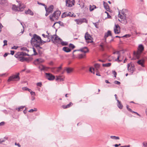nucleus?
Listing matches in <instances>:
<instances>
[{"label":"nucleus","instance_id":"obj_1","mask_svg":"<svg viewBox=\"0 0 147 147\" xmlns=\"http://www.w3.org/2000/svg\"><path fill=\"white\" fill-rule=\"evenodd\" d=\"M31 43L33 47V49L34 55H36L37 53L34 47L37 48V34H34L31 40Z\"/></svg>","mask_w":147,"mask_h":147},{"label":"nucleus","instance_id":"obj_2","mask_svg":"<svg viewBox=\"0 0 147 147\" xmlns=\"http://www.w3.org/2000/svg\"><path fill=\"white\" fill-rule=\"evenodd\" d=\"M19 3L18 6H17L15 5H13L12 6V9L14 11H23L26 7V6L23 4H21L20 3V1L18 2Z\"/></svg>","mask_w":147,"mask_h":147},{"label":"nucleus","instance_id":"obj_3","mask_svg":"<svg viewBox=\"0 0 147 147\" xmlns=\"http://www.w3.org/2000/svg\"><path fill=\"white\" fill-rule=\"evenodd\" d=\"M144 47L142 45H140L138 46L137 51H134V55L137 59L140 58V55L144 50Z\"/></svg>","mask_w":147,"mask_h":147},{"label":"nucleus","instance_id":"obj_4","mask_svg":"<svg viewBox=\"0 0 147 147\" xmlns=\"http://www.w3.org/2000/svg\"><path fill=\"white\" fill-rule=\"evenodd\" d=\"M61 12L59 11H55L53 14L50 16V19L52 21L57 20L61 14Z\"/></svg>","mask_w":147,"mask_h":147},{"label":"nucleus","instance_id":"obj_5","mask_svg":"<svg viewBox=\"0 0 147 147\" xmlns=\"http://www.w3.org/2000/svg\"><path fill=\"white\" fill-rule=\"evenodd\" d=\"M88 49L86 47H84L82 48L79 50H75L74 51L73 53V57H75L76 55L75 54V52H79L81 51L84 54H85V53L88 52Z\"/></svg>","mask_w":147,"mask_h":147},{"label":"nucleus","instance_id":"obj_6","mask_svg":"<svg viewBox=\"0 0 147 147\" xmlns=\"http://www.w3.org/2000/svg\"><path fill=\"white\" fill-rule=\"evenodd\" d=\"M19 75V73H18L16 75H13L10 76L8 80V81L9 82L11 81L19 80L20 79Z\"/></svg>","mask_w":147,"mask_h":147},{"label":"nucleus","instance_id":"obj_7","mask_svg":"<svg viewBox=\"0 0 147 147\" xmlns=\"http://www.w3.org/2000/svg\"><path fill=\"white\" fill-rule=\"evenodd\" d=\"M61 39L56 35H53L51 37L52 41L55 44H60Z\"/></svg>","mask_w":147,"mask_h":147},{"label":"nucleus","instance_id":"obj_8","mask_svg":"<svg viewBox=\"0 0 147 147\" xmlns=\"http://www.w3.org/2000/svg\"><path fill=\"white\" fill-rule=\"evenodd\" d=\"M118 17L120 19H119V21L124 24L126 23L127 21L126 19V17L122 13L121 14H119Z\"/></svg>","mask_w":147,"mask_h":147},{"label":"nucleus","instance_id":"obj_9","mask_svg":"<svg viewBox=\"0 0 147 147\" xmlns=\"http://www.w3.org/2000/svg\"><path fill=\"white\" fill-rule=\"evenodd\" d=\"M85 38L87 42H93V38L87 32L85 34Z\"/></svg>","mask_w":147,"mask_h":147},{"label":"nucleus","instance_id":"obj_10","mask_svg":"<svg viewBox=\"0 0 147 147\" xmlns=\"http://www.w3.org/2000/svg\"><path fill=\"white\" fill-rule=\"evenodd\" d=\"M66 5L69 7H72L74 5L75 0H65Z\"/></svg>","mask_w":147,"mask_h":147},{"label":"nucleus","instance_id":"obj_11","mask_svg":"<svg viewBox=\"0 0 147 147\" xmlns=\"http://www.w3.org/2000/svg\"><path fill=\"white\" fill-rule=\"evenodd\" d=\"M37 3L39 5H42L45 6L46 11L48 13H50L52 11L53 8V5H51L49 6L48 8H47L46 6L44 4L42 3L38 2Z\"/></svg>","mask_w":147,"mask_h":147},{"label":"nucleus","instance_id":"obj_12","mask_svg":"<svg viewBox=\"0 0 147 147\" xmlns=\"http://www.w3.org/2000/svg\"><path fill=\"white\" fill-rule=\"evenodd\" d=\"M46 78L49 80H53L55 79V76L52 74L49 73H45Z\"/></svg>","mask_w":147,"mask_h":147},{"label":"nucleus","instance_id":"obj_13","mask_svg":"<svg viewBox=\"0 0 147 147\" xmlns=\"http://www.w3.org/2000/svg\"><path fill=\"white\" fill-rule=\"evenodd\" d=\"M62 64H61L60 67H53L51 68L52 71L54 73H58L62 69Z\"/></svg>","mask_w":147,"mask_h":147},{"label":"nucleus","instance_id":"obj_14","mask_svg":"<svg viewBox=\"0 0 147 147\" xmlns=\"http://www.w3.org/2000/svg\"><path fill=\"white\" fill-rule=\"evenodd\" d=\"M75 21L78 24H80L83 22H87V21L85 18H82L75 20Z\"/></svg>","mask_w":147,"mask_h":147},{"label":"nucleus","instance_id":"obj_15","mask_svg":"<svg viewBox=\"0 0 147 147\" xmlns=\"http://www.w3.org/2000/svg\"><path fill=\"white\" fill-rule=\"evenodd\" d=\"M45 42H46V41H44L42 40L40 36H37V50L38 49V47H39L40 45H41Z\"/></svg>","mask_w":147,"mask_h":147},{"label":"nucleus","instance_id":"obj_16","mask_svg":"<svg viewBox=\"0 0 147 147\" xmlns=\"http://www.w3.org/2000/svg\"><path fill=\"white\" fill-rule=\"evenodd\" d=\"M127 68L128 71L131 73H133L135 70V68L134 65L131 64H128Z\"/></svg>","mask_w":147,"mask_h":147},{"label":"nucleus","instance_id":"obj_17","mask_svg":"<svg viewBox=\"0 0 147 147\" xmlns=\"http://www.w3.org/2000/svg\"><path fill=\"white\" fill-rule=\"evenodd\" d=\"M114 31L115 34H119L120 32V28L118 24L115 25Z\"/></svg>","mask_w":147,"mask_h":147},{"label":"nucleus","instance_id":"obj_18","mask_svg":"<svg viewBox=\"0 0 147 147\" xmlns=\"http://www.w3.org/2000/svg\"><path fill=\"white\" fill-rule=\"evenodd\" d=\"M38 68L41 71H47L49 69V67L44 66L43 65H41L39 66Z\"/></svg>","mask_w":147,"mask_h":147},{"label":"nucleus","instance_id":"obj_19","mask_svg":"<svg viewBox=\"0 0 147 147\" xmlns=\"http://www.w3.org/2000/svg\"><path fill=\"white\" fill-rule=\"evenodd\" d=\"M75 54L76 55V56H76H78V58L79 59H82L84 58L85 57L86 54H80L79 52H75Z\"/></svg>","mask_w":147,"mask_h":147},{"label":"nucleus","instance_id":"obj_20","mask_svg":"<svg viewBox=\"0 0 147 147\" xmlns=\"http://www.w3.org/2000/svg\"><path fill=\"white\" fill-rule=\"evenodd\" d=\"M145 63V60L144 59H141L137 61V63L141 65L142 67H144V63Z\"/></svg>","mask_w":147,"mask_h":147},{"label":"nucleus","instance_id":"obj_21","mask_svg":"<svg viewBox=\"0 0 147 147\" xmlns=\"http://www.w3.org/2000/svg\"><path fill=\"white\" fill-rule=\"evenodd\" d=\"M73 105V103L71 102H70L69 104L67 105H62V107L63 109H66L69 108L71 107Z\"/></svg>","mask_w":147,"mask_h":147},{"label":"nucleus","instance_id":"obj_22","mask_svg":"<svg viewBox=\"0 0 147 147\" xmlns=\"http://www.w3.org/2000/svg\"><path fill=\"white\" fill-rule=\"evenodd\" d=\"M111 36V31L108 30L107 32L105 34V40H106V38L109 36Z\"/></svg>","mask_w":147,"mask_h":147},{"label":"nucleus","instance_id":"obj_23","mask_svg":"<svg viewBox=\"0 0 147 147\" xmlns=\"http://www.w3.org/2000/svg\"><path fill=\"white\" fill-rule=\"evenodd\" d=\"M65 70L67 71V73L69 74L73 72V69L72 68L68 67L65 69Z\"/></svg>","mask_w":147,"mask_h":147},{"label":"nucleus","instance_id":"obj_24","mask_svg":"<svg viewBox=\"0 0 147 147\" xmlns=\"http://www.w3.org/2000/svg\"><path fill=\"white\" fill-rule=\"evenodd\" d=\"M25 13L26 14H30L32 16H33L34 14L33 12L31 10L29 9H28L27 11H25Z\"/></svg>","mask_w":147,"mask_h":147},{"label":"nucleus","instance_id":"obj_25","mask_svg":"<svg viewBox=\"0 0 147 147\" xmlns=\"http://www.w3.org/2000/svg\"><path fill=\"white\" fill-rule=\"evenodd\" d=\"M63 50L66 52L68 53L71 51V49L68 47H64L63 48Z\"/></svg>","mask_w":147,"mask_h":147},{"label":"nucleus","instance_id":"obj_26","mask_svg":"<svg viewBox=\"0 0 147 147\" xmlns=\"http://www.w3.org/2000/svg\"><path fill=\"white\" fill-rule=\"evenodd\" d=\"M104 6L105 9L107 11L109 10V7L108 4L107 3H105L104 1Z\"/></svg>","mask_w":147,"mask_h":147},{"label":"nucleus","instance_id":"obj_27","mask_svg":"<svg viewBox=\"0 0 147 147\" xmlns=\"http://www.w3.org/2000/svg\"><path fill=\"white\" fill-rule=\"evenodd\" d=\"M56 81L59 80L60 81H63L64 78L62 76H56Z\"/></svg>","mask_w":147,"mask_h":147},{"label":"nucleus","instance_id":"obj_28","mask_svg":"<svg viewBox=\"0 0 147 147\" xmlns=\"http://www.w3.org/2000/svg\"><path fill=\"white\" fill-rule=\"evenodd\" d=\"M117 102L118 103L117 106L118 107L121 109L123 108V106L121 104V102L119 100H117Z\"/></svg>","mask_w":147,"mask_h":147},{"label":"nucleus","instance_id":"obj_29","mask_svg":"<svg viewBox=\"0 0 147 147\" xmlns=\"http://www.w3.org/2000/svg\"><path fill=\"white\" fill-rule=\"evenodd\" d=\"M94 67L95 71L98 70V69L100 67V65L98 64H95L94 65Z\"/></svg>","mask_w":147,"mask_h":147},{"label":"nucleus","instance_id":"obj_30","mask_svg":"<svg viewBox=\"0 0 147 147\" xmlns=\"http://www.w3.org/2000/svg\"><path fill=\"white\" fill-rule=\"evenodd\" d=\"M60 44H61L62 46H66L67 45H68V43L67 42H64L61 39V40Z\"/></svg>","mask_w":147,"mask_h":147},{"label":"nucleus","instance_id":"obj_31","mask_svg":"<svg viewBox=\"0 0 147 147\" xmlns=\"http://www.w3.org/2000/svg\"><path fill=\"white\" fill-rule=\"evenodd\" d=\"M89 71L91 73H93V74H94L95 71V69L92 67H90L89 69Z\"/></svg>","mask_w":147,"mask_h":147},{"label":"nucleus","instance_id":"obj_32","mask_svg":"<svg viewBox=\"0 0 147 147\" xmlns=\"http://www.w3.org/2000/svg\"><path fill=\"white\" fill-rule=\"evenodd\" d=\"M111 65V63H108L106 64H103L102 65L103 67H110Z\"/></svg>","mask_w":147,"mask_h":147},{"label":"nucleus","instance_id":"obj_33","mask_svg":"<svg viewBox=\"0 0 147 147\" xmlns=\"http://www.w3.org/2000/svg\"><path fill=\"white\" fill-rule=\"evenodd\" d=\"M20 61L21 62H23L26 60V58L23 57H20Z\"/></svg>","mask_w":147,"mask_h":147},{"label":"nucleus","instance_id":"obj_34","mask_svg":"<svg viewBox=\"0 0 147 147\" xmlns=\"http://www.w3.org/2000/svg\"><path fill=\"white\" fill-rule=\"evenodd\" d=\"M115 54L117 55V59H116V61H120L119 60V52H116L114 53Z\"/></svg>","mask_w":147,"mask_h":147},{"label":"nucleus","instance_id":"obj_35","mask_svg":"<svg viewBox=\"0 0 147 147\" xmlns=\"http://www.w3.org/2000/svg\"><path fill=\"white\" fill-rule=\"evenodd\" d=\"M67 16L73 17L74 15L71 12H67Z\"/></svg>","mask_w":147,"mask_h":147},{"label":"nucleus","instance_id":"obj_36","mask_svg":"<svg viewBox=\"0 0 147 147\" xmlns=\"http://www.w3.org/2000/svg\"><path fill=\"white\" fill-rule=\"evenodd\" d=\"M110 138L112 139L115 140H119V137L114 136H111Z\"/></svg>","mask_w":147,"mask_h":147},{"label":"nucleus","instance_id":"obj_37","mask_svg":"<svg viewBox=\"0 0 147 147\" xmlns=\"http://www.w3.org/2000/svg\"><path fill=\"white\" fill-rule=\"evenodd\" d=\"M24 107L23 106H21L19 107V108L16 109L17 110H18V111H22V110L24 108Z\"/></svg>","mask_w":147,"mask_h":147},{"label":"nucleus","instance_id":"obj_38","mask_svg":"<svg viewBox=\"0 0 147 147\" xmlns=\"http://www.w3.org/2000/svg\"><path fill=\"white\" fill-rule=\"evenodd\" d=\"M38 47L40 48V49L38 50V52L39 54L40 55H41V54L42 53V52L43 51V49H42V48L41 47Z\"/></svg>","mask_w":147,"mask_h":147},{"label":"nucleus","instance_id":"obj_39","mask_svg":"<svg viewBox=\"0 0 147 147\" xmlns=\"http://www.w3.org/2000/svg\"><path fill=\"white\" fill-rule=\"evenodd\" d=\"M67 12L64 13L62 15V18H65L66 16H67Z\"/></svg>","mask_w":147,"mask_h":147},{"label":"nucleus","instance_id":"obj_40","mask_svg":"<svg viewBox=\"0 0 147 147\" xmlns=\"http://www.w3.org/2000/svg\"><path fill=\"white\" fill-rule=\"evenodd\" d=\"M44 62V60L41 59H37V63H42Z\"/></svg>","mask_w":147,"mask_h":147},{"label":"nucleus","instance_id":"obj_41","mask_svg":"<svg viewBox=\"0 0 147 147\" xmlns=\"http://www.w3.org/2000/svg\"><path fill=\"white\" fill-rule=\"evenodd\" d=\"M0 4H4L6 2V0H0Z\"/></svg>","mask_w":147,"mask_h":147},{"label":"nucleus","instance_id":"obj_42","mask_svg":"<svg viewBox=\"0 0 147 147\" xmlns=\"http://www.w3.org/2000/svg\"><path fill=\"white\" fill-rule=\"evenodd\" d=\"M69 47L70 48L72 49H73L75 48V46L73 44H70L69 45Z\"/></svg>","mask_w":147,"mask_h":147},{"label":"nucleus","instance_id":"obj_43","mask_svg":"<svg viewBox=\"0 0 147 147\" xmlns=\"http://www.w3.org/2000/svg\"><path fill=\"white\" fill-rule=\"evenodd\" d=\"M96 8V6L95 5H93L92 7H90V11H93L94 8Z\"/></svg>","mask_w":147,"mask_h":147},{"label":"nucleus","instance_id":"obj_44","mask_svg":"<svg viewBox=\"0 0 147 147\" xmlns=\"http://www.w3.org/2000/svg\"><path fill=\"white\" fill-rule=\"evenodd\" d=\"M112 73L114 75L115 77H116V76L117 74L116 72L114 70L112 71Z\"/></svg>","mask_w":147,"mask_h":147},{"label":"nucleus","instance_id":"obj_45","mask_svg":"<svg viewBox=\"0 0 147 147\" xmlns=\"http://www.w3.org/2000/svg\"><path fill=\"white\" fill-rule=\"evenodd\" d=\"M60 22H55V23L53 25V26L54 27V28H55V26L56 25H59L60 24L59 23H60Z\"/></svg>","mask_w":147,"mask_h":147},{"label":"nucleus","instance_id":"obj_46","mask_svg":"<svg viewBox=\"0 0 147 147\" xmlns=\"http://www.w3.org/2000/svg\"><path fill=\"white\" fill-rule=\"evenodd\" d=\"M93 24L96 28H98V23H93Z\"/></svg>","mask_w":147,"mask_h":147},{"label":"nucleus","instance_id":"obj_47","mask_svg":"<svg viewBox=\"0 0 147 147\" xmlns=\"http://www.w3.org/2000/svg\"><path fill=\"white\" fill-rule=\"evenodd\" d=\"M21 49L24 51H29L28 50L26 47H23Z\"/></svg>","mask_w":147,"mask_h":147},{"label":"nucleus","instance_id":"obj_48","mask_svg":"<svg viewBox=\"0 0 147 147\" xmlns=\"http://www.w3.org/2000/svg\"><path fill=\"white\" fill-rule=\"evenodd\" d=\"M126 107H127V109L129 111H130L131 112V111H132V110L129 108V106L128 105H126Z\"/></svg>","mask_w":147,"mask_h":147},{"label":"nucleus","instance_id":"obj_49","mask_svg":"<svg viewBox=\"0 0 147 147\" xmlns=\"http://www.w3.org/2000/svg\"><path fill=\"white\" fill-rule=\"evenodd\" d=\"M4 45L3 46L7 45V41L6 40H4L3 41Z\"/></svg>","mask_w":147,"mask_h":147},{"label":"nucleus","instance_id":"obj_50","mask_svg":"<svg viewBox=\"0 0 147 147\" xmlns=\"http://www.w3.org/2000/svg\"><path fill=\"white\" fill-rule=\"evenodd\" d=\"M30 93L32 96H34L35 95V92H33L31 91Z\"/></svg>","mask_w":147,"mask_h":147},{"label":"nucleus","instance_id":"obj_51","mask_svg":"<svg viewBox=\"0 0 147 147\" xmlns=\"http://www.w3.org/2000/svg\"><path fill=\"white\" fill-rule=\"evenodd\" d=\"M100 49L102 50H104V46L102 44H100Z\"/></svg>","mask_w":147,"mask_h":147},{"label":"nucleus","instance_id":"obj_52","mask_svg":"<svg viewBox=\"0 0 147 147\" xmlns=\"http://www.w3.org/2000/svg\"><path fill=\"white\" fill-rule=\"evenodd\" d=\"M49 34L48 35H45L44 34H42V36L44 38H48V37H49Z\"/></svg>","mask_w":147,"mask_h":147},{"label":"nucleus","instance_id":"obj_53","mask_svg":"<svg viewBox=\"0 0 147 147\" xmlns=\"http://www.w3.org/2000/svg\"><path fill=\"white\" fill-rule=\"evenodd\" d=\"M95 72H96V75L97 76H100L99 73L98 72V70H96Z\"/></svg>","mask_w":147,"mask_h":147},{"label":"nucleus","instance_id":"obj_54","mask_svg":"<svg viewBox=\"0 0 147 147\" xmlns=\"http://www.w3.org/2000/svg\"><path fill=\"white\" fill-rule=\"evenodd\" d=\"M22 89L24 90H28V88L26 87H24L22 88Z\"/></svg>","mask_w":147,"mask_h":147},{"label":"nucleus","instance_id":"obj_55","mask_svg":"<svg viewBox=\"0 0 147 147\" xmlns=\"http://www.w3.org/2000/svg\"><path fill=\"white\" fill-rule=\"evenodd\" d=\"M42 86V84L41 82H39L37 83V86H39L40 87H41Z\"/></svg>","mask_w":147,"mask_h":147},{"label":"nucleus","instance_id":"obj_56","mask_svg":"<svg viewBox=\"0 0 147 147\" xmlns=\"http://www.w3.org/2000/svg\"><path fill=\"white\" fill-rule=\"evenodd\" d=\"M115 84H118V85L119 84H120V82H119V81H115Z\"/></svg>","mask_w":147,"mask_h":147},{"label":"nucleus","instance_id":"obj_57","mask_svg":"<svg viewBox=\"0 0 147 147\" xmlns=\"http://www.w3.org/2000/svg\"><path fill=\"white\" fill-rule=\"evenodd\" d=\"M18 47H16L15 46H14L13 47H12L11 48V49H16L18 48Z\"/></svg>","mask_w":147,"mask_h":147},{"label":"nucleus","instance_id":"obj_58","mask_svg":"<svg viewBox=\"0 0 147 147\" xmlns=\"http://www.w3.org/2000/svg\"><path fill=\"white\" fill-rule=\"evenodd\" d=\"M35 111L36 110L35 109L34 110L33 109H31L29 111V112H33L34 111Z\"/></svg>","mask_w":147,"mask_h":147},{"label":"nucleus","instance_id":"obj_59","mask_svg":"<svg viewBox=\"0 0 147 147\" xmlns=\"http://www.w3.org/2000/svg\"><path fill=\"white\" fill-rule=\"evenodd\" d=\"M15 145H16L18 146L19 147H21V146L19 143H15Z\"/></svg>","mask_w":147,"mask_h":147},{"label":"nucleus","instance_id":"obj_60","mask_svg":"<svg viewBox=\"0 0 147 147\" xmlns=\"http://www.w3.org/2000/svg\"><path fill=\"white\" fill-rule=\"evenodd\" d=\"M131 112L133 113H136L137 115H138L139 116H140V115L137 112H135L134 111H131Z\"/></svg>","mask_w":147,"mask_h":147},{"label":"nucleus","instance_id":"obj_61","mask_svg":"<svg viewBox=\"0 0 147 147\" xmlns=\"http://www.w3.org/2000/svg\"><path fill=\"white\" fill-rule=\"evenodd\" d=\"M14 51H11V54L12 55H14Z\"/></svg>","mask_w":147,"mask_h":147},{"label":"nucleus","instance_id":"obj_62","mask_svg":"<svg viewBox=\"0 0 147 147\" xmlns=\"http://www.w3.org/2000/svg\"><path fill=\"white\" fill-rule=\"evenodd\" d=\"M105 13H106L107 14V16H108V17L109 18H110V17H111V16L109 15V13H108L107 12H106V11H105Z\"/></svg>","mask_w":147,"mask_h":147},{"label":"nucleus","instance_id":"obj_63","mask_svg":"<svg viewBox=\"0 0 147 147\" xmlns=\"http://www.w3.org/2000/svg\"><path fill=\"white\" fill-rule=\"evenodd\" d=\"M143 144L145 147H147V143H143Z\"/></svg>","mask_w":147,"mask_h":147},{"label":"nucleus","instance_id":"obj_64","mask_svg":"<svg viewBox=\"0 0 147 147\" xmlns=\"http://www.w3.org/2000/svg\"><path fill=\"white\" fill-rule=\"evenodd\" d=\"M130 146V145H127V146H121L120 147H129Z\"/></svg>","mask_w":147,"mask_h":147}]
</instances>
